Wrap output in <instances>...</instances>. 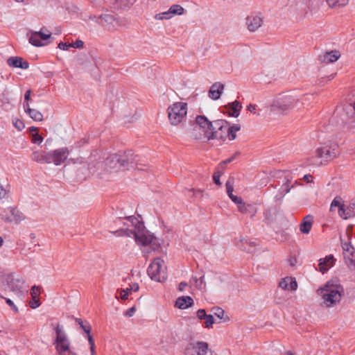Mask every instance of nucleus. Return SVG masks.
I'll list each match as a JSON object with an SVG mask.
<instances>
[{"label":"nucleus","mask_w":355,"mask_h":355,"mask_svg":"<svg viewBox=\"0 0 355 355\" xmlns=\"http://www.w3.org/2000/svg\"><path fill=\"white\" fill-rule=\"evenodd\" d=\"M290 180L288 178H286V182L282 185V187L284 188V195L286 193H288L291 189L294 187V185H292L291 187L289 186Z\"/></svg>","instance_id":"nucleus-49"},{"label":"nucleus","mask_w":355,"mask_h":355,"mask_svg":"<svg viewBox=\"0 0 355 355\" xmlns=\"http://www.w3.org/2000/svg\"><path fill=\"white\" fill-rule=\"evenodd\" d=\"M0 217L6 222L19 223L24 219V216L17 208L8 207L0 213Z\"/></svg>","instance_id":"nucleus-14"},{"label":"nucleus","mask_w":355,"mask_h":355,"mask_svg":"<svg viewBox=\"0 0 355 355\" xmlns=\"http://www.w3.org/2000/svg\"><path fill=\"white\" fill-rule=\"evenodd\" d=\"M120 298L123 300H125L128 299V297L129 295V293L128 292V290H120Z\"/></svg>","instance_id":"nucleus-57"},{"label":"nucleus","mask_w":355,"mask_h":355,"mask_svg":"<svg viewBox=\"0 0 355 355\" xmlns=\"http://www.w3.org/2000/svg\"><path fill=\"white\" fill-rule=\"evenodd\" d=\"M338 155V145L335 143L326 144L316 149V157L321 159L320 164H322L323 162H327L336 157Z\"/></svg>","instance_id":"nucleus-10"},{"label":"nucleus","mask_w":355,"mask_h":355,"mask_svg":"<svg viewBox=\"0 0 355 355\" xmlns=\"http://www.w3.org/2000/svg\"><path fill=\"white\" fill-rule=\"evenodd\" d=\"M340 53L338 51H331L319 56V60L326 64L332 63L338 60Z\"/></svg>","instance_id":"nucleus-25"},{"label":"nucleus","mask_w":355,"mask_h":355,"mask_svg":"<svg viewBox=\"0 0 355 355\" xmlns=\"http://www.w3.org/2000/svg\"><path fill=\"white\" fill-rule=\"evenodd\" d=\"M69 47H71V43L60 42L58 44V48L62 50H68Z\"/></svg>","instance_id":"nucleus-58"},{"label":"nucleus","mask_w":355,"mask_h":355,"mask_svg":"<svg viewBox=\"0 0 355 355\" xmlns=\"http://www.w3.org/2000/svg\"><path fill=\"white\" fill-rule=\"evenodd\" d=\"M69 154L68 148L64 147L49 152V164L53 163L58 166L63 163Z\"/></svg>","instance_id":"nucleus-15"},{"label":"nucleus","mask_w":355,"mask_h":355,"mask_svg":"<svg viewBox=\"0 0 355 355\" xmlns=\"http://www.w3.org/2000/svg\"><path fill=\"white\" fill-rule=\"evenodd\" d=\"M224 87V85L220 83L217 82L214 83L209 90V97L213 100L219 99L223 92Z\"/></svg>","instance_id":"nucleus-21"},{"label":"nucleus","mask_w":355,"mask_h":355,"mask_svg":"<svg viewBox=\"0 0 355 355\" xmlns=\"http://www.w3.org/2000/svg\"><path fill=\"white\" fill-rule=\"evenodd\" d=\"M130 289L134 292L138 291L139 289V284L137 283H133L132 284L130 285Z\"/></svg>","instance_id":"nucleus-60"},{"label":"nucleus","mask_w":355,"mask_h":355,"mask_svg":"<svg viewBox=\"0 0 355 355\" xmlns=\"http://www.w3.org/2000/svg\"><path fill=\"white\" fill-rule=\"evenodd\" d=\"M288 299L287 295L282 291H276L275 295V302L277 304H284Z\"/></svg>","instance_id":"nucleus-35"},{"label":"nucleus","mask_w":355,"mask_h":355,"mask_svg":"<svg viewBox=\"0 0 355 355\" xmlns=\"http://www.w3.org/2000/svg\"><path fill=\"white\" fill-rule=\"evenodd\" d=\"M166 269L164 261L160 258H155L148 266L147 272L152 279L162 282L167 278Z\"/></svg>","instance_id":"nucleus-7"},{"label":"nucleus","mask_w":355,"mask_h":355,"mask_svg":"<svg viewBox=\"0 0 355 355\" xmlns=\"http://www.w3.org/2000/svg\"><path fill=\"white\" fill-rule=\"evenodd\" d=\"M347 114L352 113L354 115L349 116L347 121L350 128H355V100L345 107Z\"/></svg>","instance_id":"nucleus-31"},{"label":"nucleus","mask_w":355,"mask_h":355,"mask_svg":"<svg viewBox=\"0 0 355 355\" xmlns=\"http://www.w3.org/2000/svg\"><path fill=\"white\" fill-rule=\"evenodd\" d=\"M24 284V280L16 279L12 275H9L5 277L2 288L5 291L9 290L17 296L21 297L25 293Z\"/></svg>","instance_id":"nucleus-9"},{"label":"nucleus","mask_w":355,"mask_h":355,"mask_svg":"<svg viewBox=\"0 0 355 355\" xmlns=\"http://www.w3.org/2000/svg\"><path fill=\"white\" fill-rule=\"evenodd\" d=\"M213 313L214 314L218 317L219 319H222L223 318V316H224V314H225V311L223 309L220 308V307H214L213 309Z\"/></svg>","instance_id":"nucleus-44"},{"label":"nucleus","mask_w":355,"mask_h":355,"mask_svg":"<svg viewBox=\"0 0 355 355\" xmlns=\"http://www.w3.org/2000/svg\"><path fill=\"white\" fill-rule=\"evenodd\" d=\"M344 290L341 285L328 282L322 288L318 289L317 293L321 296L323 304L327 307H332L339 303Z\"/></svg>","instance_id":"nucleus-3"},{"label":"nucleus","mask_w":355,"mask_h":355,"mask_svg":"<svg viewBox=\"0 0 355 355\" xmlns=\"http://www.w3.org/2000/svg\"><path fill=\"white\" fill-rule=\"evenodd\" d=\"M328 6L332 9H339L341 7L345 6L349 0H326Z\"/></svg>","instance_id":"nucleus-33"},{"label":"nucleus","mask_w":355,"mask_h":355,"mask_svg":"<svg viewBox=\"0 0 355 355\" xmlns=\"http://www.w3.org/2000/svg\"><path fill=\"white\" fill-rule=\"evenodd\" d=\"M169 10H170V13H171L172 16L173 15H182L184 12V8L181 6L178 5V4L173 5L172 6H171Z\"/></svg>","instance_id":"nucleus-37"},{"label":"nucleus","mask_w":355,"mask_h":355,"mask_svg":"<svg viewBox=\"0 0 355 355\" xmlns=\"http://www.w3.org/2000/svg\"><path fill=\"white\" fill-rule=\"evenodd\" d=\"M124 232L125 231L123 230H119L115 232H112V234L118 236H123Z\"/></svg>","instance_id":"nucleus-63"},{"label":"nucleus","mask_w":355,"mask_h":355,"mask_svg":"<svg viewBox=\"0 0 355 355\" xmlns=\"http://www.w3.org/2000/svg\"><path fill=\"white\" fill-rule=\"evenodd\" d=\"M126 219L129 220L132 225L135 226L136 231L135 232V238L136 242L144 246H148L153 235L150 234L148 231H145L144 223L140 222L135 216H128Z\"/></svg>","instance_id":"nucleus-5"},{"label":"nucleus","mask_w":355,"mask_h":355,"mask_svg":"<svg viewBox=\"0 0 355 355\" xmlns=\"http://www.w3.org/2000/svg\"><path fill=\"white\" fill-rule=\"evenodd\" d=\"M101 156L98 150L91 153L87 161V169L91 174H95L103 166L107 171H118L121 169L120 156L119 153L109 155L104 163L100 161Z\"/></svg>","instance_id":"nucleus-1"},{"label":"nucleus","mask_w":355,"mask_h":355,"mask_svg":"<svg viewBox=\"0 0 355 355\" xmlns=\"http://www.w3.org/2000/svg\"><path fill=\"white\" fill-rule=\"evenodd\" d=\"M187 103L176 102L167 109L168 120L171 125H178L186 121L187 114Z\"/></svg>","instance_id":"nucleus-4"},{"label":"nucleus","mask_w":355,"mask_h":355,"mask_svg":"<svg viewBox=\"0 0 355 355\" xmlns=\"http://www.w3.org/2000/svg\"><path fill=\"white\" fill-rule=\"evenodd\" d=\"M239 211L243 214L254 217L257 213V207L255 204H247L244 201L241 205L239 206Z\"/></svg>","instance_id":"nucleus-23"},{"label":"nucleus","mask_w":355,"mask_h":355,"mask_svg":"<svg viewBox=\"0 0 355 355\" xmlns=\"http://www.w3.org/2000/svg\"><path fill=\"white\" fill-rule=\"evenodd\" d=\"M241 127L239 125L234 124L232 126H230L228 124V132L227 133V137L229 138L230 140L235 139L236 135V132L240 130Z\"/></svg>","instance_id":"nucleus-34"},{"label":"nucleus","mask_w":355,"mask_h":355,"mask_svg":"<svg viewBox=\"0 0 355 355\" xmlns=\"http://www.w3.org/2000/svg\"><path fill=\"white\" fill-rule=\"evenodd\" d=\"M279 286L284 291H295L297 288V283L295 278L286 277L281 279Z\"/></svg>","instance_id":"nucleus-20"},{"label":"nucleus","mask_w":355,"mask_h":355,"mask_svg":"<svg viewBox=\"0 0 355 355\" xmlns=\"http://www.w3.org/2000/svg\"><path fill=\"white\" fill-rule=\"evenodd\" d=\"M349 212L350 210L348 208L345 209L344 205L340 206V208L338 209L339 216L344 219H347L349 217H350Z\"/></svg>","instance_id":"nucleus-39"},{"label":"nucleus","mask_w":355,"mask_h":355,"mask_svg":"<svg viewBox=\"0 0 355 355\" xmlns=\"http://www.w3.org/2000/svg\"><path fill=\"white\" fill-rule=\"evenodd\" d=\"M236 245L243 251L252 253L255 250V243L248 239H241L236 243Z\"/></svg>","instance_id":"nucleus-26"},{"label":"nucleus","mask_w":355,"mask_h":355,"mask_svg":"<svg viewBox=\"0 0 355 355\" xmlns=\"http://www.w3.org/2000/svg\"><path fill=\"white\" fill-rule=\"evenodd\" d=\"M8 64L11 67L20 68L22 69H27L29 64L26 61H24L20 57H10L7 60Z\"/></svg>","instance_id":"nucleus-24"},{"label":"nucleus","mask_w":355,"mask_h":355,"mask_svg":"<svg viewBox=\"0 0 355 355\" xmlns=\"http://www.w3.org/2000/svg\"><path fill=\"white\" fill-rule=\"evenodd\" d=\"M42 30L43 29H42L39 32H35V33H32V35H31V37L29 38V42L31 44H33L35 46H43L44 44L42 43V41L50 38L51 33H44L42 32Z\"/></svg>","instance_id":"nucleus-18"},{"label":"nucleus","mask_w":355,"mask_h":355,"mask_svg":"<svg viewBox=\"0 0 355 355\" xmlns=\"http://www.w3.org/2000/svg\"><path fill=\"white\" fill-rule=\"evenodd\" d=\"M334 262L335 259L332 254L327 255L324 258L320 259L318 264L320 271L324 273L334 266Z\"/></svg>","instance_id":"nucleus-22"},{"label":"nucleus","mask_w":355,"mask_h":355,"mask_svg":"<svg viewBox=\"0 0 355 355\" xmlns=\"http://www.w3.org/2000/svg\"><path fill=\"white\" fill-rule=\"evenodd\" d=\"M56 333V338L54 344L55 349L59 355H73V352L70 350V343L67 339L65 332L62 329V327L58 324L55 327Z\"/></svg>","instance_id":"nucleus-6"},{"label":"nucleus","mask_w":355,"mask_h":355,"mask_svg":"<svg viewBox=\"0 0 355 355\" xmlns=\"http://www.w3.org/2000/svg\"><path fill=\"white\" fill-rule=\"evenodd\" d=\"M30 117L35 121H42L43 120V114L35 109H28Z\"/></svg>","instance_id":"nucleus-36"},{"label":"nucleus","mask_w":355,"mask_h":355,"mask_svg":"<svg viewBox=\"0 0 355 355\" xmlns=\"http://www.w3.org/2000/svg\"><path fill=\"white\" fill-rule=\"evenodd\" d=\"M12 123L14 127L19 131L22 130L25 127L24 122L19 119H14Z\"/></svg>","instance_id":"nucleus-43"},{"label":"nucleus","mask_w":355,"mask_h":355,"mask_svg":"<svg viewBox=\"0 0 355 355\" xmlns=\"http://www.w3.org/2000/svg\"><path fill=\"white\" fill-rule=\"evenodd\" d=\"M120 156L121 168L128 169L129 167H132L136 162V156L132 151H126L119 153Z\"/></svg>","instance_id":"nucleus-16"},{"label":"nucleus","mask_w":355,"mask_h":355,"mask_svg":"<svg viewBox=\"0 0 355 355\" xmlns=\"http://www.w3.org/2000/svg\"><path fill=\"white\" fill-rule=\"evenodd\" d=\"M76 322L81 329L87 334V337L90 347L92 355H95V343L92 336L90 335L92 327L87 322H83L80 318H76Z\"/></svg>","instance_id":"nucleus-17"},{"label":"nucleus","mask_w":355,"mask_h":355,"mask_svg":"<svg viewBox=\"0 0 355 355\" xmlns=\"http://www.w3.org/2000/svg\"><path fill=\"white\" fill-rule=\"evenodd\" d=\"M203 320H205V327L208 329L211 327L212 324L214 323V319L212 315H207Z\"/></svg>","instance_id":"nucleus-42"},{"label":"nucleus","mask_w":355,"mask_h":355,"mask_svg":"<svg viewBox=\"0 0 355 355\" xmlns=\"http://www.w3.org/2000/svg\"><path fill=\"white\" fill-rule=\"evenodd\" d=\"M196 123L204 132L203 137L209 140V135L213 132V122H211L206 116L199 115L196 117ZM192 137L196 139H202V135H197L194 132L192 134Z\"/></svg>","instance_id":"nucleus-11"},{"label":"nucleus","mask_w":355,"mask_h":355,"mask_svg":"<svg viewBox=\"0 0 355 355\" xmlns=\"http://www.w3.org/2000/svg\"><path fill=\"white\" fill-rule=\"evenodd\" d=\"M231 200L237 205V209H239V206L241 205V204L243 202V199L241 197L236 196H235Z\"/></svg>","instance_id":"nucleus-56"},{"label":"nucleus","mask_w":355,"mask_h":355,"mask_svg":"<svg viewBox=\"0 0 355 355\" xmlns=\"http://www.w3.org/2000/svg\"><path fill=\"white\" fill-rule=\"evenodd\" d=\"M207 314L205 309H199L197 311V317L199 320H203Z\"/></svg>","instance_id":"nucleus-55"},{"label":"nucleus","mask_w":355,"mask_h":355,"mask_svg":"<svg viewBox=\"0 0 355 355\" xmlns=\"http://www.w3.org/2000/svg\"><path fill=\"white\" fill-rule=\"evenodd\" d=\"M234 178H229L225 183L227 193H233L234 191Z\"/></svg>","instance_id":"nucleus-41"},{"label":"nucleus","mask_w":355,"mask_h":355,"mask_svg":"<svg viewBox=\"0 0 355 355\" xmlns=\"http://www.w3.org/2000/svg\"><path fill=\"white\" fill-rule=\"evenodd\" d=\"M223 173L220 171H217L214 173L213 180L214 183L217 185H220L221 182L220 181V178L222 175Z\"/></svg>","instance_id":"nucleus-47"},{"label":"nucleus","mask_w":355,"mask_h":355,"mask_svg":"<svg viewBox=\"0 0 355 355\" xmlns=\"http://www.w3.org/2000/svg\"><path fill=\"white\" fill-rule=\"evenodd\" d=\"M343 205H342L340 203V198H335L331 204V211H333V209L334 207H338V208H340V206H343Z\"/></svg>","instance_id":"nucleus-48"},{"label":"nucleus","mask_w":355,"mask_h":355,"mask_svg":"<svg viewBox=\"0 0 355 355\" xmlns=\"http://www.w3.org/2000/svg\"><path fill=\"white\" fill-rule=\"evenodd\" d=\"M31 90L28 89L24 95V102H28L31 98Z\"/></svg>","instance_id":"nucleus-61"},{"label":"nucleus","mask_w":355,"mask_h":355,"mask_svg":"<svg viewBox=\"0 0 355 355\" xmlns=\"http://www.w3.org/2000/svg\"><path fill=\"white\" fill-rule=\"evenodd\" d=\"M193 304V299L189 296L179 297L176 301L175 306L180 309H185L191 306Z\"/></svg>","instance_id":"nucleus-29"},{"label":"nucleus","mask_w":355,"mask_h":355,"mask_svg":"<svg viewBox=\"0 0 355 355\" xmlns=\"http://www.w3.org/2000/svg\"><path fill=\"white\" fill-rule=\"evenodd\" d=\"M99 18L101 21V24L102 26H105L109 30L114 29V22H116V19L114 17V15L110 14H103L101 15Z\"/></svg>","instance_id":"nucleus-28"},{"label":"nucleus","mask_w":355,"mask_h":355,"mask_svg":"<svg viewBox=\"0 0 355 355\" xmlns=\"http://www.w3.org/2000/svg\"><path fill=\"white\" fill-rule=\"evenodd\" d=\"M86 143H87V141L86 139H83V140H80V141H78L77 143H76V146L78 148H80Z\"/></svg>","instance_id":"nucleus-62"},{"label":"nucleus","mask_w":355,"mask_h":355,"mask_svg":"<svg viewBox=\"0 0 355 355\" xmlns=\"http://www.w3.org/2000/svg\"><path fill=\"white\" fill-rule=\"evenodd\" d=\"M341 246L343 250L345 261L350 270H355V249L350 241H343L341 239Z\"/></svg>","instance_id":"nucleus-13"},{"label":"nucleus","mask_w":355,"mask_h":355,"mask_svg":"<svg viewBox=\"0 0 355 355\" xmlns=\"http://www.w3.org/2000/svg\"><path fill=\"white\" fill-rule=\"evenodd\" d=\"M234 158H235V157L232 156V157L223 161L222 162L220 163L219 167H220L222 169H223L225 168V165L232 162L234 159Z\"/></svg>","instance_id":"nucleus-54"},{"label":"nucleus","mask_w":355,"mask_h":355,"mask_svg":"<svg viewBox=\"0 0 355 355\" xmlns=\"http://www.w3.org/2000/svg\"><path fill=\"white\" fill-rule=\"evenodd\" d=\"M84 42L82 40H78L75 42L71 43V47L76 49H80L83 46Z\"/></svg>","instance_id":"nucleus-52"},{"label":"nucleus","mask_w":355,"mask_h":355,"mask_svg":"<svg viewBox=\"0 0 355 355\" xmlns=\"http://www.w3.org/2000/svg\"><path fill=\"white\" fill-rule=\"evenodd\" d=\"M190 191H192L193 193V196H195L196 197H199V198L202 197V191H201V190L192 189V190H190Z\"/></svg>","instance_id":"nucleus-59"},{"label":"nucleus","mask_w":355,"mask_h":355,"mask_svg":"<svg viewBox=\"0 0 355 355\" xmlns=\"http://www.w3.org/2000/svg\"><path fill=\"white\" fill-rule=\"evenodd\" d=\"M135 311L136 307L133 306L124 313V315L129 318L132 317L135 314Z\"/></svg>","instance_id":"nucleus-53"},{"label":"nucleus","mask_w":355,"mask_h":355,"mask_svg":"<svg viewBox=\"0 0 355 355\" xmlns=\"http://www.w3.org/2000/svg\"><path fill=\"white\" fill-rule=\"evenodd\" d=\"M185 355H214L209 344L205 341L191 340L184 350Z\"/></svg>","instance_id":"nucleus-8"},{"label":"nucleus","mask_w":355,"mask_h":355,"mask_svg":"<svg viewBox=\"0 0 355 355\" xmlns=\"http://www.w3.org/2000/svg\"><path fill=\"white\" fill-rule=\"evenodd\" d=\"M228 122L225 120H216L213 121V132L209 135L210 139H220L225 141L228 132Z\"/></svg>","instance_id":"nucleus-12"},{"label":"nucleus","mask_w":355,"mask_h":355,"mask_svg":"<svg viewBox=\"0 0 355 355\" xmlns=\"http://www.w3.org/2000/svg\"><path fill=\"white\" fill-rule=\"evenodd\" d=\"M160 245L161 243L159 242V240L153 236V237L152 238V241L148 244L150 248L153 251L159 250L160 248Z\"/></svg>","instance_id":"nucleus-38"},{"label":"nucleus","mask_w":355,"mask_h":355,"mask_svg":"<svg viewBox=\"0 0 355 355\" xmlns=\"http://www.w3.org/2000/svg\"><path fill=\"white\" fill-rule=\"evenodd\" d=\"M31 137H32V142L34 144H40L43 141V137L41 135H40L37 132H35V133L32 134Z\"/></svg>","instance_id":"nucleus-45"},{"label":"nucleus","mask_w":355,"mask_h":355,"mask_svg":"<svg viewBox=\"0 0 355 355\" xmlns=\"http://www.w3.org/2000/svg\"><path fill=\"white\" fill-rule=\"evenodd\" d=\"M257 105H255V104H250L248 107H247V110L254 114H257V116L259 115V112H257Z\"/></svg>","instance_id":"nucleus-50"},{"label":"nucleus","mask_w":355,"mask_h":355,"mask_svg":"<svg viewBox=\"0 0 355 355\" xmlns=\"http://www.w3.org/2000/svg\"><path fill=\"white\" fill-rule=\"evenodd\" d=\"M187 286V284L186 282H180V284H179V286H178V289L180 291H184V289Z\"/></svg>","instance_id":"nucleus-64"},{"label":"nucleus","mask_w":355,"mask_h":355,"mask_svg":"<svg viewBox=\"0 0 355 355\" xmlns=\"http://www.w3.org/2000/svg\"><path fill=\"white\" fill-rule=\"evenodd\" d=\"M262 24L263 19L259 15H251L246 18V25L250 32L256 31Z\"/></svg>","instance_id":"nucleus-19"},{"label":"nucleus","mask_w":355,"mask_h":355,"mask_svg":"<svg viewBox=\"0 0 355 355\" xmlns=\"http://www.w3.org/2000/svg\"><path fill=\"white\" fill-rule=\"evenodd\" d=\"M227 107L232 110V112H230V115L233 117H237L240 114L242 105L239 101H235L232 103H228Z\"/></svg>","instance_id":"nucleus-32"},{"label":"nucleus","mask_w":355,"mask_h":355,"mask_svg":"<svg viewBox=\"0 0 355 355\" xmlns=\"http://www.w3.org/2000/svg\"><path fill=\"white\" fill-rule=\"evenodd\" d=\"M40 293V287L33 286L31 290V295L33 299L37 298Z\"/></svg>","instance_id":"nucleus-46"},{"label":"nucleus","mask_w":355,"mask_h":355,"mask_svg":"<svg viewBox=\"0 0 355 355\" xmlns=\"http://www.w3.org/2000/svg\"><path fill=\"white\" fill-rule=\"evenodd\" d=\"M29 305L32 309H36L40 305V302L38 298L33 299L29 302Z\"/></svg>","instance_id":"nucleus-51"},{"label":"nucleus","mask_w":355,"mask_h":355,"mask_svg":"<svg viewBox=\"0 0 355 355\" xmlns=\"http://www.w3.org/2000/svg\"><path fill=\"white\" fill-rule=\"evenodd\" d=\"M173 16L171 13H170V10H168L166 12H161L159 14H157L155 17L156 19L158 20H162V19H168L171 18Z\"/></svg>","instance_id":"nucleus-40"},{"label":"nucleus","mask_w":355,"mask_h":355,"mask_svg":"<svg viewBox=\"0 0 355 355\" xmlns=\"http://www.w3.org/2000/svg\"><path fill=\"white\" fill-rule=\"evenodd\" d=\"M313 223V217L311 215H306L300 224V230L303 234H309Z\"/></svg>","instance_id":"nucleus-27"},{"label":"nucleus","mask_w":355,"mask_h":355,"mask_svg":"<svg viewBox=\"0 0 355 355\" xmlns=\"http://www.w3.org/2000/svg\"><path fill=\"white\" fill-rule=\"evenodd\" d=\"M302 105L303 102L295 94H279L272 101L270 110L271 112L287 114L295 108H300Z\"/></svg>","instance_id":"nucleus-2"},{"label":"nucleus","mask_w":355,"mask_h":355,"mask_svg":"<svg viewBox=\"0 0 355 355\" xmlns=\"http://www.w3.org/2000/svg\"><path fill=\"white\" fill-rule=\"evenodd\" d=\"M31 159L39 163L49 164V152L44 151H35L31 155Z\"/></svg>","instance_id":"nucleus-30"}]
</instances>
